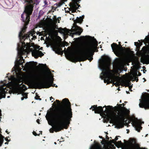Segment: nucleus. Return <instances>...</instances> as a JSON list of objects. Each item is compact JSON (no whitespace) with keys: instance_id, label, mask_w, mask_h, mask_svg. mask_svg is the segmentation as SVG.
Masks as SVG:
<instances>
[{"instance_id":"3","label":"nucleus","mask_w":149,"mask_h":149,"mask_svg":"<svg viewBox=\"0 0 149 149\" xmlns=\"http://www.w3.org/2000/svg\"><path fill=\"white\" fill-rule=\"evenodd\" d=\"M63 106L57 110L47 113L45 117L48 124L53 127L49 131L53 133L54 131L57 132L65 128H67V126L70 123L72 117V110L70 103L66 98L63 100Z\"/></svg>"},{"instance_id":"17","label":"nucleus","mask_w":149,"mask_h":149,"mask_svg":"<svg viewBox=\"0 0 149 149\" xmlns=\"http://www.w3.org/2000/svg\"><path fill=\"white\" fill-rule=\"evenodd\" d=\"M22 96L23 97L21 98V100H23L24 99H26L27 98V94L26 93H21Z\"/></svg>"},{"instance_id":"38","label":"nucleus","mask_w":149,"mask_h":149,"mask_svg":"<svg viewBox=\"0 0 149 149\" xmlns=\"http://www.w3.org/2000/svg\"><path fill=\"white\" fill-rule=\"evenodd\" d=\"M121 100H120V103H121Z\"/></svg>"},{"instance_id":"11","label":"nucleus","mask_w":149,"mask_h":149,"mask_svg":"<svg viewBox=\"0 0 149 149\" xmlns=\"http://www.w3.org/2000/svg\"><path fill=\"white\" fill-rule=\"evenodd\" d=\"M140 103L139 106L140 107H143L145 109L149 108V97L144 96L141 98V100H139Z\"/></svg>"},{"instance_id":"10","label":"nucleus","mask_w":149,"mask_h":149,"mask_svg":"<svg viewBox=\"0 0 149 149\" xmlns=\"http://www.w3.org/2000/svg\"><path fill=\"white\" fill-rule=\"evenodd\" d=\"M1 82L2 84L0 86V99L5 97V94L8 90V88L7 87L8 83H4L2 81Z\"/></svg>"},{"instance_id":"31","label":"nucleus","mask_w":149,"mask_h":149,"mask_svg":"<svg viewBox=\"0 0 149 149\" xmlns=\"http://www.w3.org/2000/svg\"><path fill=\"white\" fill-rule=\"evenodd\" d=\"M52 99L54 100V99L52 97H50V100H51Z\"/></svg>"},{"instance_id":"27","label":"nucleus","mask_w":149,"mask_h":149,"mask_svg":"<svg viewBox=\"0 0 149 149\" xmlns=\"http://www.w3.org/2000/svg\"><path fill=\"white\" fill-rule=\"evenodd\" d=\"M36 34H37V35H38H38H39V36H40V35H41V33H40V32H38V33H36Z\"/></svg>"},{"instance_id":"44","label":"nucleus","mask_w":149,"mask_h":149,"mask_svg":"<svg viewBox=\"0 0 149 149\" xmlns=\"http://www.w3.org/2000/svg\"><path fill=\"white\" fill-rule=\"evenodd\" d=\"M138 41H139V42H140L139 40H138Z\"/></svg>"},{"instance_id":"34","label":"nucleus","mask_w":149,"mask_h":149,"mask_svg":"<svg viewBox=\"0 0 149 149\" xmlns=\"http://www.w3.org/2000/svg\"><path fill=\"white\" fill-rule=\"evenodd\" d=\"M8 132V131H7V130H6V132L7 133H8H8H9V132Z\"/></svg>"},{"instance_id":"20","label":"nucleus","mask_w":149,"mask_h":149,"mask_svg":"<svg viewBox=\"0 0 149 149\" xmlns=\"http://www.w3.org/2000/svg\"><path fill=\"white\" fill-rule=\"evenodd\" d=\"M143 41L144 42H147L149 45V33L148 36L146 38L145 40H143Z\"/></svg>"},{"instance_id":"24","label":"nucleus","mask_w":149,"mask_h":149,"mask_svg":"<svg viewBox=\"0 0 149 149\" xmlns=\"http://www.w3.org/2000/svg\"><path fill=\"white\" fill-rule=\"evenodd\" d=\"M47 4V3L46 1H44L43 3H42V6H44L45 5Z\"/></svg>"},{"instance_id":"41","label":"nucleus","mask_w":149,"mask_h":149,"mask_svg":"<svg viewBox=\"0 0 149 149\" xmlns=\"http://www.w3.org/2000/svg\"><path fill=\"white\" fill-rule=\"evenodd\" d=\"M118 90H119V88H118Z\"/></svg>"},{"instance_id":"35","label":"nucleus","mask_w":149,"mask_h":149,"mask_svg":"<svg viewBox=\"0 0 149 149\" xmlns=\"http://www.w3.org/2000/svg\"><path fill=\"white\" fill-rule=\"evenodd\" d=\"M5 144H8V143L7 142H6V143H5Z\"/></svg>"},{"instance_id":"33","label":"nucleus","mask_w":149,"mask_h":149,"mask_svg":"<svg viewBox=\"0 0 149 149\" xmlns=\"http://www.w3.org/2000/svg\"><path fill=\"white\" fill-rule=\"evenodd\" d=\"M5 140L6 141H8V139L7 138H6V139H5Z\"/></svg>"},{"instance_id":"14","label":"nucleus","mask_w":149,"mask_h":149,"mask_svg":"<svg viewBox=\"0 0 149 149\" xmlns=\"http://www.w3.org/2000/svg\"><path fill=\"white\" fill-rule=\"evenodd\" d=\"M70 8L69 9L70 10L69 11L70 14L75 12L80 6L77 3H71L70 4Z\"/></svg>"},{"instance_id":"9","label":"nucleus","mask_w":149,"mask_h":149,"mask_svg":"<svg viewBox=\"0 0 149 149\" xmlns=\"http://www.w3.org/2000/svg\"><path fill=\"white\" fill-rule=\"evenodd\" d=\"M54 76L51 74L49 71L46 72V74L44 77V79L46 80L44 82L45 85V87L48 88L51 86H53L52 84L53 81Z\"/></svg>"},{"instance_id":"36","label":"nucleus","mask_w":149,"mask_h":149,"mask_svg":"<svg viewBox=\"0 0 149 149\" xmlns=\"http://www.w3.org/2000/svg\"><path fill=\"white\" fill-rule=\"evenodd\" d=\"M54 143V144H55V145H56V142H55Z\"/></svg>"},{"instance_id":"5","label":"nucleus","mask_w":149,"mask_h":149,"mask_svg":"<svg viewBox=\"0 0 149 149\" xmlns=\"http://www.w3.org/2000/svg\"><path fill=\"white\" fill-rule=\"evenodd\" d=\"M97 45V42L94 39L82 43L74 52L70 49L65 51V53L69 55L72 54V57L75 61H83L87 59L91 61L93 59L92 53L94 52Z\"/></svg>"},{"instance_id":"8","label":"nucleus","mask_w":149,"mask_h":149,"mask_svg":"<svg viewBox=\"0 0 149 149\" xmlns=\"http://www.w3.org/2000/svg\"><path fill=\"white\" fill-rule=\"evenodd\" d=\"M82 31V30L79 26L74 24L71 30H67L66 34L65 33L63 34L64 37L65 36L66 34H67L73 37L74 35H80Z\"/></svg>"},{"instance_id":"45","label":"nucleus","mask_w":149,"mask_h":149,"mask_svg":"<svg viewBox=\"0 0 149 149\" xmlns=\"http://www.w3.org/2000/svg\"><path fill=\"white\" fill-rule=\"evenodd\" d=\"M144 82L145 81V80L144 79Z\"/></svg>"},{"instance_id":"2","label":"nucleus","mask_w":149,"mask_h":149,"mask_svg":"<svg viewBox=\"0 0 149 149\" xmlns=\"http://www.w3.org/2000/svg\"><path fill=\"white\" fill-rule=\"evenodd\" d=\"M98 62V67L99 69L102 71L100 77L101 79H104V82L107 83L112 81L116 82L114 83L115 85L117 86L120 85L129 87L130 90L131 89L132 85L130 84V80H135L136 82L138 79L137 78V72H135L130 76V79H125L122 80L119 77L115 75L116 74L118 73L119 71L121 70L124 67V63L121 60H119L115 62L113 65V69L110 70L109 69V66L110 65L109 60L108 58H103L99 59Z\"/></svg>"},{"instance_id":"23","label":"nucleus","mask_w":149,"mask_h":149,"mask_svg":"<svg viewBox=\"0 0 149 149\" xmlns=\"http://www.w3.org/2000/svg\"><path fill=\"white\" fill-rule=\"evenodd\" d=\"M4 138H0V146H1L3 143V141H2V139Z\"/></svg>"},{"instance_id":"37","label":"nucleus","mask_w":149,"mask_h":149,"mask_svg":"<svg viewBox=\"0 0 149 149\" xmlns=\"http://www.w3.org/2000/svg\"><path fill=\"white\" fill-rule=\"evenodd\" d=\"M10 97L9 96H8L7 97V98H9Z\"/></svg>"},{"instance_id":"22","label":"nucleus","mask_w":149,"mask_h":149,"mask_svg":"<svg viewBox=\"0 0 149 149\" xmlns=\"http://www.w3.org/2000/svg\"><path fill=\"white\" fill-rule=\"evenodd\" d=\"M65 4L63 1H61L58 5V7H60L61 6L65 5Z\"/></svg>"},{"instance_id":"26","label":"nucleus","mask_w":149,"mask_h":149,"mask_svg":"<svg viewBox=\"0 0 149 149\" xmlns=\"http://www.w3.org/2000/svg\"><path fill=\"white\" fill-rule=\"evenodd\" d=\"M35 99L36 100H41V99L40 98H39L38 97H37V98H36V97H35Z\"/></svg>"},{"instance_id":"42","label":"nucleus","mask_w":149,"mask_h":149,"mask_svg":"<svg viewBox=\"0 0 149 149\" xmlns=\"http://www.w3.org/2000/svg\"><path fill=\"white\" fill-rule=\"evenodd\" d=\"M22 68L23 67V66H22Z\"/></svg>"},{"instance_id":"28","label":"nucleus","mask_w":149,"mask_h":149,"mask_svg":"<svg viewBox=\"0 0 149 149\" xmlns=\"http://www.w3.org/2000/svg\"><path fill=\"white\" fill-rule=\"evenodd\" d=\"M29 3H33V1L32 0H30L29 1Z\"/></svg>"},{"instance_id":"7","label":"nucleus","mask_w":149,"mask_h":149,"mask_svg":"<svg viewBox=\"0 0 149 149\" xmlns=\"http://www.w3.org/2000/svg\"><path fill=\"white\" fill-rule=\"evenodd\" d=\"M118 138L117 137H116L115 139L113 140L115 141L117 140ZM112 141L111 143H109L103 146V148H102L100 145L97 143H95L92 145L90 147L89 149H114L115 148L114 146V144H112Z\"/></svg>"},{"instance_id":"39","label":"nucleus","mask_w":149,"mask_h":149,"mask_svg":"<svg viewBox=\"0 0 149 149\" xmlns=\"http://www.w3.org/2000/svg\"><path fill=\"white\" fill-rule=\"evenodd\" d=\"M99 137L100 138H102L100 136H99Z\"/></svg>"},{"instance_id":"43","label":"nucleus","mask_w":149,"mask_h":149,"mask_svg":"<svg viewBox=\"0 0 149 149\" xmlns=\"http://www.w3.org/2000/svg\"><path fill=\"white\" fill-rule=\"evenodd\" d=\"M57 85L56 86V87H57Z\"/></svg>"},{"instance_id":"29","label":"nucleus","mask_w":149,"mask_h":149,"mask_svg":"<svg viewBox=\"0 0 149 149\" xmlns=\"http://www.w3.org/2000/svg\"><path fill=\"white\" fill-rule=\"evenodd\" d=\"M39 121H40V120L39 119H37V122L38 123V124H39L40 123H39Z\"/></svg>"},{"instance_id":"19","label":"nucleus","mask_w":149,"mask_h":149,"mask_svg":"<svg viewBox=\"0 0 149 149\" xmlns=\"http://www.w3.org/2000/svg\"><path fill=\"white\" fill-rule=\"evenodd\" d=\"M133 63H134V65L136 67H138L139 63V62L137 59H136L134 61Z\"/></svg>"},{"instance_id":"21","label":"nucleus","mask_w":149,"mask_h":149,"mask_svg":"<svg viewBox=\"0 0 149 149\" xmlns=\"http://www.w3.org/2000/svg\"><path fill=\"white\" fill-rule=\"evenodd\" d=\"M144 60L148 63H149V55L146 56L144 58Z\"/></svg>"},{"instance_id":"16","label":"nucleus","mask_w":149,"mask_h":149,"mask_svg":"<svg viewBox=\"0 0 149 149\" xmlns=\"http://www.w3.org/2000/svg\"><path fill=\"white\" fill-rule=\"evenodd\" d=\"M148 36V35L147 36H146L145 38L147 36ZM145 38H145L144 40H141V41H142V42L141 43H139L138 42H135L134 43V45L137 47L139 46H140V45H142V42H143L146 45L148 44V45L149 46V45H148V44L147 42H144L143 41V40H145Z\"/></svg>"},{"instance_id":"40","label":"nucleus","mask_w":149,"mask_h":149,"mask_svg":"<svg viewBox=\"0 0 149 149\" xmlns=\"http://www.w3.org/2000/svg\"><path fill=\"white\" fill-rule=\"evenodd\" d=\"M54 72V71H53H53H52V72Z\"/></svg>"},{"instance_id":"30","label":"nucleus","mask_w":149,"mask_h":149,"mask_svg":"<svg viewBox=\"0 0 149 149\" xmlns=\"http://www.w3.org/2000/svg\"><path fill=\"white\" fill-rule=\"evenodd\" d=\"M56 102H57L58 103V104H60V102L59 101H58V100H56Z\"/></svg>"},{"instance_id":"1","label":"nucleus","mask_w":149,"mask_h":149,"mask_svg":"<svg viewBox=\"0 0 149 149\" xmlns=\"http://www.w3.org/2000/svg\"><path fill=\"white\" fill-rule=\"evenodd\" d=\"M33 6L31 4L26 6L25 8L24 13L22 14V20L25 22L24 26L22 29L19 35V38L22 40H24V42L21 41L19 44L17 49L18 56L20 59L16 60L14 66V71L16 75V78H14L11 81L12 85L15 87L17 89V91H21L24 90V84H22L23 81H25L35 86H38L40 85V75L36 71H33L29 72L26 74H24L20 71L21 69L19 67L20 65H22L24 62L23 58L21 55L25 53H28L31 52L32 55L36 58L38 57H41L44 54L39 50L42 49V47L39 48L40 46L35 45L33 43L31 44L28 41H31V40L35 39L36 38L35 33L34 31L29 33L26 35H24V32L26 28V25L28 24L30 19L29 15L32 13Z\"/></svg>"},{"instance_id":"18","label":"nucleus","mask_w":149,"mask_h":149,"mask_svg":"<svg viewBox=\"0 0 149 149\" xmlns=\"http://www.w3.org/2000/svg\"><path fill=\"white\" fill-rule=\"evenodd\" d=\"M77 19L76 20V22L78 23H80L81 22L83 19L82 16H80L79 17H77Z\"/></svg>"},{"instance_id":"46","label":"nucleus","mask_w":149,"mask_h":149,"mask_svg":"<svg viewBox=\"0 0 149 149\" xmlns=\"http://www.w3.org/2000/svg\"><path fill=\"white\" fill-rule=\"evenodd\" d=\"M144 82L145 81V80L144 79Z\"/></svg>"},{"instance_id":"6","label":"nucleus","mask_w":149,"mask_h":149,"mask_svg":"<svg viewBox=\"0 0 149 149\" xmlns=\"http://www.w3.org/2000/svg\"><path fill=\"white\" fill-rule=\"evenodd\" d=\"M57 20H58V23H59L58 17L57 19L52 20L47 23H46L45 22H42V27H44L45 32L49 36H51L56 32L55 29L58 28L56 25Z\"/></svg>"},{"instance_id":"32","label":"nucleus","mask_w":149,"mask_h":149,"mask_svg":"<svg viewBox=\"0 0 149 149\" xmlns=\"http://www.w3.org/2000/svg\"><path fill=\"white\" fill-rule=\"evenodd\" d=\"M137 72V73H138L139 76H140L141 75V73H139V72Z\"/></svg>"},{"instance_id":"4","label":"nucleus","mask_w":149,"mask_h":149,"mask_svg":"<svg viewBox=\"0 0 149 149\" xmlns=\"http://www.w3.org/2000/svg\"><path fill=\"white\" fill-rule=\"evenodd\" d=\"M122 104H117L113 107L110 105L103 107H97L96 106H92L90 109L94 111L95 113H100L104 118L109 119L111 123L115 124V127L120 128L123 126V121L125 116L130 113L129 110L125 108Z\"/></svg>"},{"instance_id":"13","label":"nucleus","mask_w":149,"mask_h":149,"mask_svg":"<svg viewBox=\"0 0 149 149\" xmlns=\"http://www.w3.org/2000/svg\"><path fill=\"white\" fill-rule=\"evenodd\" d=\"M119 47L116 44L113 43L111 45V47L112 49L117 55H121L122 54L123 49L121 47V45Z\"/></svg>"},{"instance_id":"12","label":"nucleus","mask_w":149,"mask_h":149,"mask_svg":"<svg viewBox=\"0 0 149 149\" xmlns=\"http://www.w3.org/2000/svg\"><path fill=\"white\" fill-rule=\"evenodd\" d=\"M131 120L132 125L134 127L136 130L139 132L141 129V121L135 118H132Z\"/></svg>"},{"instance_id":"15","label":"nucleus","mask_w":149,"mask_h":149,"mask_svg":"<svg viewBox=\"0 0 149 149\" xmlns=\"http://www.w3.org/2000/svg\"><path fill=\"white\" fill-rule=\"evenodd\" d=\"M33 66V64L31 62L26 63L24 66L25 69L24 68L23 70L26 71L30 70Z\"/></svg>"},{"instance_id":"48","label":"nucleus","mask_w":149,"mask_h":149,"mask_svg":"<svg viewBox=\"0 0 149 149\" xmlns=\"http://www.w3.org/2000/svg\"><path fill=\"white\" fill-rule=\"evenodd\" d=\"M125 43H127V42H125Z\"/></svg>"},{"instance_id":"47","label":"nucleus","mask_w":149,"mask_h":149,"mask_svg":"<svg viewBox=\"0 0 149 149\" xmlns=\"http://www.w3.org/2000/svg\"><path fill=\"white\" fill-rule=\"evenodd\" d=\"M40 113L39 114V115H40Z\"/></svg>"},{"instance_id":"25","label":"nucleus","mask_w":149,"mask_h":149,"mask_svg":"<svg viewBox=\"0 0 149 149\" xmlns=\"http://www.w3.org/2000/svg\"><path fill=\"white\" fill-rule=\"evenodd\" d=\"M33 134L35 136H36L37 135V134L34 131L33 132Z\"/></svg>"}]
</instances>
